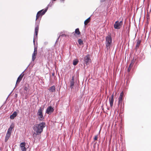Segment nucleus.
Returning a JSON list of instances; mask_svg holds the SVG:
<instances>
[{
  "label": "nucleus",
  "instance_id": "obj_33",
  "mask_svg": "<svg viewBox=\"0 0 151 151\" xmlns=\"http://www.w3.org/2000/svg\"><path fill=\"white\" fill-rule=\"evenodd\" d=\"M17 83H16V85H15V86H17Z\"/></svg>",
  "mask_w": 151,
  "mask_h": 151
},
{
  "label": "nucleus",
  "instance_id": "obj_12",
  "mask_svg": "<svg viewBox=\"0 0 151 151\" xmlns=\"http://www.w3.org/2000/svg\"><path fill=\"white\" fill-rule=\"evenodd\" d=\"M136 44L135 46V49H136V51H137V49L139 48V46L140 45L141 42V41L139 39H138L136 40Z\"/></svg>",
  "mask_w": 151,
  "mask_h": 151
},
{
  "label": "nucleus",
  "instance_id": "obj_17",
  "mask_svg": "<svg viewBox=\"0 0 151 151\" xmlns=\"http://www.w3.org/2000/svg\"><path fill=\"white\" fill-rule=\"evenodd\" d=\"M37 54V52H34L32 54V61H34L35 59Z\"/></svg>",
  "mask_w": 151,
  "mask_h": 151
},
{
  "label": "nucleus",
  "instance_id": "obj_25",
  "mask_svg": "<svg viewBox=\"0 0 151 151\" xmlns=\"http://www.w3.org/2000/svg\"><path fill=\"white\" fill-rule=\"evenodd\" d=\"M123 96V92H122L120 93V94L119 97V99L122 100Z\"/></svg>",
  "mask_w": 151,
  "mask_h": 151
},
{
  "label": "nucleus",
  "instance_id": "obj_8",
  "mask_svg": "<svg viewBox=\"0 0 151 151\" xmlns=\"http://www.w3.org/2000/svg\"><path fill=\"white\" fill-rule=\"evenodd\" d=\"M54 109L51 106H49L47 109L46 113L48 114H50L54 111Z\"/></svg>",
  "mask_w": 151,
  "mask_h": 151
},
{
  "label": "nucleus",
  "instance_id": "obj_27",
  "mask_svg": "<svg viewBox=\"0 0 151 151\" xmlns=\"http://www.w3.org/2000/svg\"><path fill=\"white\" fill-rule=\"evenodd\" d=\"M122 100L119 99V106H120L121 107H122Z\"/></svg>",
  "mask_w": 151,
  "mask_h": 151
},
{
  "label": "nucleus",
  "instance_id": "obj_3",
  "mask_svg": "<svg viewBox=\"0 0 151 151\" xmlns=\"http://www.w3.org/2000/svg\"><path fill=\"white\" fill-rule=\"evenodd\" d=\"M40 20H38L36 22L35 24V35H34V40L33 43L34 45H35V40L37 39V35L38 32L39 26L40 24Z\"/></svg>",
  "mask_w": 151,
  "mask_h": 151
},
{
  "label": "nucleus",
  "instance_id": "obj_31",
  "mask_svg": "<svg viewBox=\"0 0 151 151\" xmlns=\"http://www.w3.org/2000/svg\"><path fill=\"white\" fill-rule=\"evenodd\" d=\"M97 138H98V136L97 135L95 136L94 137V140H97Z\"/></svg>",
  "mask_w": 151,
  "mask_h": 151
},
{
  "label": "nucleus",
  "instance_id": "obj_30",
  "mask_svg": "<svg viewBox=\"0 0 151 151\" xmlns=\"http://www.w3.org/2000/svg\"><path fill=\"white\" fill-rule=\"evenodd\" d=\"M37 47H35L34 50V52H37Z\"/></svg>",
  "mask_w": 151,
  "mask_h": 151
},
{
  "label": "nucleus",
  "instance_id": "obj_6",
  "mask_svg": "<svg viewBox=\"0 0 151 151\" xmlns=\"http://www.w3.org/2000/svg\"><path fill=\"white\" fill-rule=\"evenodd\" d=\"M122 21H121L119 22L118 21H117L114 24V27L115 29H119L122 26Z\"/></svg>",
  "mask_w": 151,
  "mask_h": 151
},
{
  "label": "nucleus",
  "instance_id": "obj_32",
  "mask_svg": "<svg viewBox=\"0 0 151 151\" xmlns=\"http://www.w3.org/2000/svg\"><path fill=\"white\" fill-rule=\"evenodd\" d=\"M106 0H101V2H104V1Z\"/></svg>",
  "mask_w": 151,
  "mask_h": 151
},
{
  "label": "nucleus",
  "instance_id": "obj_4",
  "mask_svg": "<svg viewBox=\"0 0 151 151\" xmlns=\"http://www.w3.org/2000/svg\"><path fill=\"white\" fill-rule=\"evenodd\" d=\"M47 9L48 7H47L44 10H43V9H42L38 12L36 16V22L38 20L37 19H38V18L40 16H42L44 14L47 12Z\"/></svg>",
  "mask_w": 151,
  "mask_h": 151
},
{
  "label": "nucleus",
  "instance_id": "obj_29",
  "mask_svg": "<svg viewBox=\"0 0 151 151\" xmlns=\"http://www.w3.org/2000/svg\"><path fill=\"white\" fill-rule=\"evenodd\" d=\"M65 36V34H62V35H59V37H58V39H57V41H56V42H57V41L59 39V37H60V36Z\"/></svg>",
  "mask_w": 151,
  "mask_h": 151
},
{
  "label": "nucleus",
  "instance_id": "obj_19",
  "mask_svg": "<svg viewBox=\"0 0 151 151\" xmlns=\"http://www.w3.org/2000/svg\"><path fill=\"white\" fill-rule=\"evenodd\" d=\"M14 127V124L13 123H12V124L11 125L10 127L8 129L7 131H9L10 132H11L12 130V129Z\"/></svg>",
  "mask_w": 151,
  "mask_h": 151
},
{
  "label": "nucleus",
  "instance_id": "obj_2",
  "mask_svg": "<svg viewBox=\"0 0 151 151\" xmlns=\"http://www.w3.org/2000/svg\"><path fill=\"white\" fill-rule=\"evenodd\" d=\"M105 44L107 50L110 49L112 46V39L111 35H108L106 37Z\"/></svg>",
  "mask_w": 151,
  "mask_h": 151
},
{
  "label": "nucleus",
  "instance_id": "obj_13",
  "mask_svg": "<svg viewBox=\"0 0 151 151\" xmlns=\"http://www.w3.org/2000/svg\"><path fill=\"white\" fill-rule=\"evenodd\" d=\"M134 60H133L131 61V63L129 65V67L128 68L127 71L128 72H129L130 71L132 68L133 64H134Z\"/></svg>",
  "mask_w": 151,
  "mask_h": 151
},
{
  "label": "nucleus",
  "instance_id": "obj_18",
  "mask_svg": "<svg viewBox=\"0 0 151 151\" xmlns=\"http://www.w3.org/2000/svg\"><path fill=\"white\" fill-rule=\"evenodd\" d=\"M14 127V124L13 123H12V124L11 125L10 127L8 129L7 131H9L10 132H11L12 130V129Z\"/></svg>",
  "mask_w": 151,
  "mask_h": 151
},
{
  "label": "nucleus",
  "instance_id": "obj_14",
  "mask_svg": "<svg viewBox=\"0 0 151 151\" xmlns=\"http://www.w3.org/2000/svg\"><path fill=\"white\" fill-rule=\"evenodd\" d=\"M55 87L54 86H53L50 87L49 89V91L51 92H54L55 91Z\"/></svg>",
  "mask_w": 151,
  "mask_h": 151
},
{
  "label": "nucleus",
  "instance_id": "obj_36",
  "mask_svg": "<svg viewBox=\"0 0 151 151\" xmlns=\"http://www.w3.org/2000/svg\"><path fill=\"white\" fill-rule=\"evenodd\" d=\"M53 1H56V0H52Z\"/></svg>",
  "mask_w": 151,
  "mask_h": 151
},
{
  "label": "nucleus",
  "instance_id": "obj_35",
  "mask_svg": "<svg viewBox=\"0 0 151 151\" xmlns=\"http://www.w3.org/2000/svg\"><path fill=\"white\" fill-rule=\"evenodd\" d=\"M65 0H60V1H63Z\"/></svg>",
  "mask_w": 151,
  "mask_h": 151
},
{
  "label": "nucleus",
  "instance_id": "obj_21",
  "mask_svg": "<svg viewBox=\"0 0 151 151\" xmlns=\"http://www.w3.org/2000/svg\"><path fill=\"white\" fill-rule=\"evenodd\" d=\"M78 62V61L77 59H74L73 61V64L74 65H76Z\"/></svg>",
  "mask_w": 151,
  "mask_h": 151
},
{
  "label": "nucleus",
  "instance_id": "obj_15",
  "mask_svg": "<svg viewBox=\"0 0 151 151\" xmlns=\"http://www.w3.org/2000/svg\"><path fill=\"white\" fill-rule=\"evenodd\" d=\"M17 112L16 111H14L13 114L10 115V118L12 119H14V117L17 116Z\"/></svg>",
  "mask_w": 151,
  "mask_h": 151
},
{
  "label": "nucleus",
  "instance_id": "obj_5",
  "mask_svg": "<svg viewBox=\"0 0 151 151\" xmlns=\"http://www.w3.org/2000/svg\"><path fill=\"white\" fill-rule=\"evenodd\" d=\"M43 111V109L41 107H40L38 111L37 115L38 116L39 119L40 121H42L44 119L42 114Z\"/></svg>",
  "mask_w": 151,
  "mask_h": 151
},
{
  "label": "nucleus",
  "instance_id": "obj_22",
  "mask_svg": "<svg viewBox=\"0 0 151 151\" xmlns=\"http://www.w3.org/2000/svg\"><path fill=\"white\" fill-rule=\"evenodd\" d=\"M75 33L77 35H79L81 34V33L79 31V29L78 28H77L76 29L75 31Z\"/></svg>",
  "mask_w": 151,
  "mask_h": 151
},
{
  "label": "nucleus",
  "instance_id": "obj_11",
  "mask_svg": "<svg viewBox=\"0 0 151 151\" xmlns=\"http://www.w3.org/2000/svg\"><path fill=\"white\" fill-rule=\"evenodd\" d=\"M11 132H10L8 131H7L6 134V136H5V142H6L8 141L11 136Z\"/></svg>",
  "mask_w": 151,
  "mask_h": 151
},
{
  "label": "nucleus",
  "instance_id": "obj_1",
  "mask_svg": "<svg viewBox=\"0 0 151 151\" xmlns=\"http://www.w3.org/2000/svg\"><path fill=\"white\" fill-rule=\"evenodd\" d=\"M45 123L44 122L40 123L34 126L33 129L36 135H39L43 131V128L45 127Z\"/></svg>",
  "mask_w": 151,
  "mask_h": 151
},
{
  "label": "nucleus",
  "instance_id": "obj_20",
  "mask_svg": "<svg viewBox=\"0 0 151 151\" xmlns=\"http://www.w3.org/2000/svg\"><path fill=\"white\" fill-rule=\"evenodd\" d=\"M90 17H89L87 19H86L84 22V24L85 25H87L88 22L90 21Z\"/></svg>",
  "mask_w": 151,
  "mask_h": 151
},
{
  "label": "nucleus",
  "instance_id": "obj_34",
  "mask_svg": "<svg viewBox=\"0 0 151 151\" xmlns=\"http://www.w3.org/2000/svg\"><path fill=\"white\" fill-rule=\"evenodd\" d=\"M51 6L50 5V4H49L48 5V6Z\"/></svg>",
  "mask_w": 151,
  "mask_h": 151
},
{
  "label": "nucleus",
  "instance_id": "obj_26",
  "mask_svg": "<svg viewBox=\"0 0 151 151\" xmlns=\"http://www.w3.org/2000/svg\"><path fill=\"white\" fill-rule=\"evenodd\" d=\"M29 88V85L28 84L26 85L24 88V89L26 91H27Z\"/></svg>",
  "mask_w": 151,
  "mask_h": 151
},
{
  "label": "nucleus",
  "instance_id": "obj_23",
  "mask_svg": "<svg viewBox=\"0 0 151 151\" xmlns=\"http://www.w3.org/2000/svg\"><path fill=\"white\" fill-rule=\"evenodd\" d=\"M78 42L79 44L80 45H81L83 44V41L81 39H78Z\"/></svg>",
  "mask_w": 151,
  "mask_h": 151
},
{
  "label": "nucleus",
  "instance_id": "obj_24",
  "mask_svg": "<svg viewBox=\"0 0 151 151\" xmlns=\"http://www.w3.org/2000/svg\"><path fill=\"white\" fill-rule=\"evenodd\" d=\"M26 145V143L25 142H22L20 143V147H25Z\"/></svg>",
  "mask_w": 151,
  "mask_h": 151
},
{
  "label": "nucleus",
  "instance_id": "obj_28",
  "mask_svg": "<svg viewBox=\"0 0 151 151\" xmlns=\"http://www.w3.org/2000/svg\"><path fill=\"white\" fill-rule=\"evenodd\" d=\"M21 150L22 151H26L27 149L25 147H21Z\"/></svg>",
  "mask_w": 151,
  "mask_h": 151
},
{
  "label": "nucleus",
  "instance_id": "obj_9",
  "mask_svg": "<svg viewBox=\"0 0 151 151\" xmlns=\"http://www.w3.org/2000/svg\"><path fill=\"white\" fill-rule=\"evenodd\" d=\"M74 85V76H73L72 77L71 79L70 80V88L71 89H72L73 88Z\"/></svg>",
  "mask_w": 151,
  "mask_h": 151
},
{
  "label": "nucleus",
  "instance_id": "obj_7",
  "mask_svg": "<svg viewBox=\"0 0 151 151\" xmlns=\"http://www.w3.org/2000/svg\"><path fill=\"white\" fill-rule=\"evenodd\" d=\"M84 61L86 64L87 65L91 62L90 56L89 54H87L84 58Z\"/></svg>",
  "mask_w": 151,
  "mask_h": 151
},
{
  "label": "nucleus",
  "instance_id": "obj_10",
  "mask_svg": "<svg viewBox=\"0 0 151 151\" xmlns=\"http://www.w3.org/2000/svg\"><path fill=\"white\" fill-rule=\"evenodd\" d=\"M114 95L113 94L111 95V97L109 98V101L110 106L111 107H112L113 106V103L114 102Z\"/></svg>",
  "mask_w": 151,
  "mask_h": 151
},
{
  "label": "nucleus",
  "instance_id": "obj_16",
  "mask_svg": "<svg viewBox=\"0 0 151 151\" xmlns=\"http://www.w3.org/2000/svg\"><path fill=\"white\" fill-rule=\"evenodd\" d=\"M24 74H23L22 76V74H21L19 75V76L18 78L17 81V83L18 82L19 83L21 81L24 76Z\"/></svg>",
  "mask_w": 151,
  "mask_h": 151
}]
</instances>
